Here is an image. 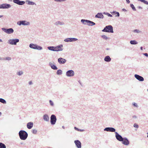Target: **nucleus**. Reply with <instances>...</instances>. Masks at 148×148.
Returning <instances> with one entry per match:
<instances>
[{"label":"nucleus","instance_id":"1","mask_svg":"<svg viewBox=\"0 0 148 148\" xmlns=\"http://www.w3.org/2000/svg\"><path fill=\"white\" fill-rule=\"evenodd\" d=\"M18 134L20 138L22 140H25L27 137L28 134L25 131L21 130L19 132Z\"/></svg>","mask_w":148,"mask_h":148},{"label":"nucleus","instance_id":"2","mask_svg":"<svg viewBox=\"0 0 148 148\" xmlns=\"http://www.w3.org/2000/svg\"><path fill=\"white\" fill-rule=\"evenodd\" d=\"M103 32H106L112 33L114 32L113 28L112 26L109 25L106 26L104 29L102 30Z\"/></svg>","mask_w":148,"mask_h":148},{"label":"nucleus","instance_id":"3","mask_svg":"<svg viewBox=\"0 0 148 148\" xmlns=\"http://www.w3.org/2000/svg\"><path fill=\"white\" fill-rule=\"evenodd\" d=\"M81 22L84 25H87L89 26H93L95 25V23L93 22L88 20L82 19L81 20Z\"/></svg>","mask_w":148,"mask_h":148},{"label":"nucleus","instance_id":"4","mask_svg":"<svg viewBox=\"0 0 148 148\" xmlns=\"http://www.w3.org/2000/svg\"><path fill=\"white\" fill-rule=\"evenodd\" d=\"M29 47L32 49L39 50L42 49V48L41 47L38 46L36 44L33 43H31L29 44Z\"/></svg>","mask_w":148,"mask_h":148},{"label":"nucleus","instance_id":"5","mask_svg":"<svg viewBox=\"0 0 148 148\" xmlns=\"http://www.w3.org/2000/svg\"><path fill=\"white\" fill-rule=\"evenodd\" d=\"M19 39H10L8 40V43L10 45H16L17 43L19 42Z\"/></svg>","mask_w":148,"mask_h":148},{"label":"nucleus","instance_id":"6","mask_svg":"<svg viewBox=\"0 0 148 148\" xmlns=\"http://www.w3.org/2000/svg\"><path fill=\"white\" fill-rule=\"evenodd\" d=\"M2 29L4 32L9 34L13 33L14 31L13 29L12 28L8 29L2 28Z\"/></svg>","mask_w":148,"mask_h":148},{"label":"nucleus","instance_id":"7","mask_svg":"<svg viewBox=\"0 0 148 148\" xmlns=\"http://www.w3.org/2000/svg\"><path fill=\"white\" fill-rule=\"evenodd\" d=\"M57 119L56 116L54 114H52L50 117V122L52 125H54Z\"/></svg>","mask_w":148,"mask_h":148},{"label":"nucleus","instance_id":"8","mask_svg":"<svg viewBox=\"0 0 148 148\" xmlns=\"http://www.w3.org/2000/svg\"><path fill=\"white\" fill-rule=\"evenodd\" d=\"M17 24L20 26L21 25H30V23L26 21H22L18 22Z\"/></svg>","mask_w":148,"mask_h":148},{"label":"nucleus","instance_id":"9","mask_svg":"<svg viewBox=\"0 0 148 148\" xmlns=\"http://www.w3.org/2000/svg\"><path fill=\"white\" fill-rule=\"evenodd\" d=\"M115 137L120 142L123 141L124 138H123L117 132H115Z\"/></svg>","mask_w":148,"mask_h":148},{"label":"nucleus","instance_id":"10","mask_svg":"<svg viewBox=\"0 0 148 148\" xmlns=\"http://www.w3.org/2000/svg\"><path fill=\"white\" fill-rule=\"evenodd\" d=\"M66 75L68 77H72L74 76L75 73L73 70H69L66 73Z\"/></svg>","mask_w":148,"mask_h":148},{"label":"nucleus","instance_id":"11","mask_svg":"<svg viewBox=\"0 0 148 148\" xmlns=\"http://www.w3.org/2000/svg\"><path fill=\"white\" fill-rule=\"evenodd\" d=\"M63 47L62 45H60L56 47H55V51H62L63 50L62 48Z\"/></svg>","mask_w":148,"mask_h":148},{"label":"nucleus","instance_id":"12","mask_svg":"<svg viewBox=\"0 0 148 148\" xmlns=\"http://www.w3.org/2000/svg\"><path fill=\"white\" fill-rule=\"evenodd\" d=\"M104 131L107 132H116V130L114 128L112 127H107L105 128L104 129Z\"/></svg>","mask_w":148,"mask_h":148},{"label":"nucleus","instance_id":"13","mask_svg":"<svg viewBox=\"0 0 148 148\" xmlns=\"http://www.w3.org/2000/svg\"><path fill=\"white\" fill-rule=\"evenodd\" d=\"M58 62L60 64H64L66 62V60L62 58H59L58 60Z\"/></svg>","mask_w":148,"mask_h":148},{"label":"nucleus","instance_id":"14","mask_svg":"<svg viewBox=\"0 0 148 148\" xmlns=\"http://www.w3.org/2000/svg\"><path fill=\"white\" fill-rule=\"evenodd\" d=\"M134 77L140 81L142 82L144 80L143 77L138 75L135 74L134 75Z\"/></svg>","mask_w":148,"mask_h":148},{"label":"nucleus","instance_id":"15","mask_svg":"<svg viewBox=\"0 0 148 148\" xmlns=\"http://www.w3.org/2000/svg\"><path fill=\"white\" fill-rule=\"evenodd\" d=\"M122 143L125 145H128L130 143V142L127 138L126 137L124 138L123 141H122Z\"/></svg>","mask_w":148,"mask_h":148},{"label":"nucleus","instance_id":"16","mask_svg":"<svg viewBox=\"0 0 148 148\" xmlns=\"http://www.w3.org/2000/svg\"><path fill=\"white\" fill-rule=\"evenodd\" d=\"M74 143L75 145L77 148H81V143L78 140H75Z\"/></svg>","mask_w":148,"mask_h":148},{"label":"nucleus","instance_id":"17","mask_svg":"<svg viewBox=\"0 0 148 148\" xmlns=\"http://www.w3.org/2000/svg\"><path fill=\"white\" fill-rule=\"evenodd\" d=\"M11 6L10 4H3L0 5V8H8L11 7Z\"/></svg>","mask_w":148,"mask_h":148},{"label":"nucleus","instance_id":"18","mask_svg":"<svg viewBox=\"0 0 148 148\" xmlns=\"http://www.w3.org/2000/svg\"><path fill=\"white\" fill-rule=\"evenodd\" d=\"M13 2L19 5H22L25 3L24 1H20L19 0H13Z\"/></svg>","mask_w":148,"mask_h":148},{"label":"nucleus","instance_id":"19","mask_svg":"<svg viewBox=\"0 0 148 148\" xmlns=\"http://www.w3.org/2000/svg\"><path fill=\"white\" fill-rule=\"evenodd\" d=\"M95 17L100 18H103L104 16L102 13H98L95 16Z\"/></svg>","mask_w":148,"mask_h":148},{"label":"nucleus","instance_id":"20","mask_svg":"<svg viewBox=\"0 0 148 148\" xmlns=\"http://www.w3.org/2000/svg\"><path fill=\"white\" fill-rule=\"evenodd\" d=\"M33 123L32 122H29L27 123V126L28 129H31L33 126Z\"/></svg>","mask_w":148,"mask_h":148},{"label":"nucleus","instance_id":"21","mask_svg":"<svg viewBox=\"0 0 148 148\" xmlns=\"http://www.w3.org/2000/svg\"><path fill=\"white\" fill-rule=\"evenodd\" d=\"M43 119L45 121H49V118L48 115L46 114L43 115Z\"/></svg>","mask_w":148,"mask_h":148},{"label":"nucleus","instance_id":"22","mask_svg":"<svg viewBox=\"0 0 148 148\" xmlns=\"http://www.w3.org/2000/svg\"><path fill=\"white\" fill-rule=\"evenodd\" d=\"M111 58L108 56H106L104 58V61L106 62H110L111 61Z\"/></svg>","mask_w":148,"mask_h":148},{"label":"nucleus","instance_id":"23","mask_svg":"<svg viewBox=\"0 0 148 148\" xmlns=\"http://www.w3.org/2000/svg\"><path fill=\"white\" fill-rule=\"evenodd\" d=\"M64 23L62 21H57L54 23V24L56 25H64Z\"/></svg>","mask_w":148,"mask_h":148},{"label":"nucleus","instance_id":"24","mask_svg":"<svg viewBox=\"0 0 148 148\" xmlns=\"http://www.w3.org/2000/svg\"><path fill=\"white\" fill-rule=\"evenodd\" d=\"M69 40H70V42H73L77 40L78 39L74 38H69Z\"/></svg>","mask_w":148,"mask_h":148},{"label":"nucleus","instance_id":"25","mask_svg":"<svg viewBox=\"0 0 148 148\" xmlns=\"http://www.w3.org/2000/svg\"><path fill=\"white\" fill-rule=\"evenodd\" d=\"M55 47L54 46H49L47 47V48L49 50L54 51H55Z\"/></svg>","mask_w":148,"mask_h":148},{"label":"nucleus","instance_id":"26","mask_svg":"<svg viewBox=\"0 0 148 148\" xmlns=\"http://www.w3.org/2000/svg\"><path fill=\"white\" fill-rule=\"evenodd\" d=\"M57 74L58 75H61L62 73V71L61 69H59L56 72Z\"/></svg>","mask_w":148,"mask_h":148},{"label":"nucleus","instance_id":"27","mask_svg":"<svg viewBox=\"0 0 148 148\" xmlns=\"http://www.w3.org/2000/svg\"><path fill=\"white\" fill-rule=\"evenodd\" d=\"M130 43L132 45H136L138 44V42L135 40H131Z\"/></svg>","mask_w":148,"mask_h":148},{"label":"nucleus","instance_id":"28","mask_svg":"<svg viewBox=\"0 0 148 148\" xmlns=\"http://www.w3.org/2000/svg\"><path fill=\"white\" fill-rule=\"evenodd\" d=\"M0 148H6V147L4 144L0 143Z\"/></svg>","mask_w":148,"mask_h":148},{"label":"nucleus","instance_id":"29","mask_svg":"<svg viewBox=\"0 0 148 148\" xmlns=\"http://www.w3.org/2000/svg\"><path fill=\"white\" fill-rule=\"evenodd\" d=\"M133 32L134 33H141V31L140 30L138 29H135L133 31Z\"/></svg>","mask_w":148,"mask_h":148},{"label":"nucleus","instance_id":"30","mask_svg":"<svg viewBox=\"0 0 148 148\" xmlns=\"http://www.w3.org/2000/svg\"><path fill=\"white\" fill-rule=\"evenodd\" d=\"M23 73V72L22 71H20L16 73V74L18 76H21L22 75Z\"/></svg>","mask_w":148,"mask_h":148},{"label":"nucleus","instance_id":"31","mask_svg":"<svg viewBox=\"0 0 148 148\" xmlns=\"http://www.w3.org/2000/svg\"><path fill=\"white\" fill-rule=\"evenodd\" d=\"M0 102L5 104L6 103V101L2 98H0Z\"/></svg>","mask_w":148,"mask_h":148},{"label":"nucleus","instance_id":"32","mask_svg":"<svg viewBox=\"0 0 148 148\" xmlns=\"http://www.w3.org/2000/svg\"><path fill=\"white\" fill-rule=\"evenodd\" d=\"M113 13L114 14V15H115V16L119 17V16L120 14L119 12L115 11H113Z\"/></svg>","mask_w":148,"mask_h":148},{"label":"nucleus","instance_id":"33","mask_svg":"<svg viewBox=\"0 0 148 148\" xmlns=\"http://www.w3.org/2000/svg\"><path fill=\"white\" fill-rule=\"evenodd\" d=\"M11 60V58L9 57H7L4 58L3 59L4 60H6L7 61H10Z\"/></svg>","mask_w":148,"mask_h":148},{"label":"nucleus","instance_id":"34","mask_svg":"<svg viewBox=\"0 0 148 148\" xmlns=\"http://www.w3.org/2000/svg\"><path fill=\"white\" fill-rule=\"evenodd\" d=\"M74 128L75 130H77L78 131L82 132L84 131V130L79 129L76 127H75Z\"/></svg>","mask_w":148,"mask_h":148},{"label":"nucleus","instance_id":"35","mask_svg":"<svg viewBox=\"0 0 148 148\" xmlns=\"http://www.w3.org/2000/svg\"><path fill=\"white\" fill-rule=\"evenodd\" d=\"M51 68L53 69V70H57L58 69V68L55 65V64H53V65L51 66Z\"/></svg>","mask_w":148,"mask_h":148},{"label":"nucleus","instance_id":"36","mask_svg":"<svg viewBox=\"0 0 148 148\" xmlns=\"http://www.w3.org/2000/svg\"><path fill=\"white\" fill-rule=\"evenodd\" d=\"M49 103H50V105L52 107L54 106V103L53 102L51 101V100H49Z\"/></svg>","mask_w":148,"mask_h":148},{"label":"nucleus","instance_id":"37","mask_svg":"<svg viewBox=\"0 0 148 148\" xmlns=\"http://www.w3.org/2000/svg\"><path fill=\"white\" fill-rule=\"evenodd\" d=\"M103 14H105L111 17H112V15H111V14H110L107 12H104L103 13Z\"/></svg>","mask_w":148,"mask_h":148},{"label":"nucleus","instance_id":"38","mask_svg":"<svg viewBox=\"0 0 148 148\" xmlns=\"http://www.w3.org/2000/svg\"><path fill=\"white\" fill-rule=\"evenodd\" d=\"M101 37L103 38L105 40H107L108 39V38L106 35H102L101 36Z\"/></svg>","mask_w":148,"mask_h":148},{"label":"nucleus","instance_id":"39","mask_svg":"<svg viewBox=\"0 0 148 148\" xmlns=\"http://www.w3.org/2000/svg\"><path fill=\"white\" fill-rule=\"evenodd\" d=\"M32 133L34 134H36L37 133V130L36 129H33L32 131Z\"/></svg>","mask_w":148,"mask_h":148},{"label":"nucleus","instance_id":"40","mask_svg":"<svg viewBox=\"0 0 148 148\" xmlns=\"http://www.w3.org/2000/svg\"><path fill=\"white\" fill-rule=\"evenodd\" d=\"M49 66H50L51 67V66H53V62H49Z\"/></svg>","mask_w":148,"mask_h":148},{"label":"nucleus","instance_id":"41","mask_svg":"<svg viewBox=\"0 0 148 148\" xmlns=\"http://www.w3.org/2000/svg\"><path fill=\"white\" fill-rule=\"evenodd\" d=\"M69 38H65L64 40V41L65 42H70V40H69Z\"/></svg>","mask_w":148,"mask_h":148},{"label":"nucleus","instance_id":"42","mask_svg":"<svg viewBox=\"0 0 148 148\" xmlns=\"http://www.w3.org/2000/svg\"><path fill=\"white\" fill-rule=\"evenodd\" d=\"M132 104L134 106L136 107L137 108L138 107V106L137 104L135 102L133 103Z\"/></svg>","mask_w":148,"mask_h":148},{"label":"nucleus","instance_id":"43","mask_svg":"<svg viewBox=\"0 0 148 148\" xmlns=\"http://www.w3.org/2000/svg\"><path fill=\"white\" fill-rule=\"evenodd\" d=\"M134 127H136L137 128H138V125H137V124H136V123H135L134 125Z\"/></svg>","mask_w":148,"mask_h":148},{"label":"nucleus","instance_id":"44","mask_svg":"<svg viewBox=\"0 0 148 148\" xmlns=\"http://www.w3.org/2000/svg\"><path fill=\"white\" fill-rule=\"evenodd\" d=\"M130 6L133 9H135V8L134 5L132 4H130Z\"/></svg>","mask_w":148,"mask_h":148},{"label":"nucleus","instance_id":"45","mask_svg":"<svg viewBox=\"0 0 148 148\" xmlns=\"http://www.w3.org/2000/svg\"><path fill=\"white\" fill-rule=\"evenodd\" d=\"M132 117L134 119H136L137 118V116H136V115L133 116Z\"/></svg>","mask_w":148,"mask_h":148},{"label":"nucleus","instance_id":"46","mask_svg":"<svg viewBox=\"0 0 148 148\" xmlns=\"http://www.w3.org/2000/svg\"><path fill=\"white\" fill-rule=\"evenodd\" d=\"M143 3L146 4L148 5V2L147 1L144 0V1L143 2Z\"/></svg>","mask_w":148,"mask_h":148},{"label":"nucleus","instance_id":"47","mask_svg":"<svg viewBox=\"0 0 148 148\" xmlns=\"http://www.w3.org/2000/svg\"><path fill=\"white\" fill-rule=\"evenodd\" d=\"M143 55L146 56L148 57V53H144Z\"/></svg>","mask_w":148,"mask_h":148},{"label":"nucleus","instance_id":"48","mask_svg":"<svg viewBox=\"0 0 148 148\" xmlns=\"http://www.w3.org/2000/svg\"><path fill=\"white\" fill-rule=\"evenodd\" d=\"M33 4H34V3L33 2H28V4H29V5H33Z\"/></svg>","mask_w":148,"mask_h":148},{"label":"nucleus","instance_id":"49","mask_svg":"<svg viewBox=\"0 0 148 148\" xmlns=\"http://www.w3.org/2000/svg\"><path fill=\"white\" fill-rule=\"evenodd\" d=\"M32 81H29V84L30 85H32Z\"/></svg>","mask_w":148,"mask_h":148},{"label":"nucleus","instance_id":"50","mask_svg":"<svg viewBox=\"0 0 148 148\" xmlns=\"http://www.w3.org/2000/svg\"><path fill=\"white\" fill-rule=\"evenodd\" d=\"M127 2V3H130V1H129V0H126Z\"/></svg>","mask_w":148,"mask_h":148},{"label":"nucleus","instance_id":"51","mask_svg":"<svg viewBox=\"0 0 148 148\" xmlns=\"http://www.w3.org/2000/svg\"><path fill=\"white\" fill-rule=\"evenodd\" d=\"M139 1H140L141 2H143L144 1V0H138Z\"/></svg>","mask_w":148,"mask_h":148},{"label":"nucleus","instance_id":"52","mask_svg":"<svg viewBox=\"0 0 148 148\" xmlns=\"http://www.w3.org/2000/svg\"><path fill=\"white\" fill-rule=\"evenodd\" d=\"M143 47H140V49L141 50H143Z\"/></svg>","mask_w":148,"mask_h":148},{"label":"nucleus","instance_id":"53","mask_svg":"<svg viewBox=\"0 0 148 148\" xmlns=\"http://www.w3.org/2000/svg\"><path fill=\"white\" fill-rule=\"evenodd\" d=\"M3 16V15H0V18L2 17Z\"/></svg>","mask_w":148,"mask_h":148},{"label":"nucleus","instance_id":"54","mask_svg":"<svg viewBox=\"0 0 148 148\" xmlns=\"http://www.w3.org/2000/svg\"><path fill=\"white\" fill-rule=\"evenodd\" d=\"M0 42H2V40L1 39H0Z\"/></svg>","mask_w":148,"mask_h":148},{"label":"nucleus","instance_id":"55","mask_svg":"<svg viewBox=\"0 0 148 148\" xmlns=\"http://www.w3.org/2000/svg\"><path fill=\"white\" fill-rule=\"evenodd\" d=\"M2 60V58L1 57H0V60Z\"/></svg>","mask_w":148,"mask_h":148},{"label":"nucleus","instance_id":"56","mask_svg":"<svg viewBox=\"0 0 148 148\" xmlns=\"http://www.w3.org/2000/svg\"><path fill=\"white\" fill-rule=\"evenodd\" d=\"M62 128L63 129H64V126H62Z\"/></svg>","mask_w":148,"mask_h":148},{"label":"nucleus","instance_id":"57","mask_svg":"<svg viewBox=\"0 0 148 148\" xmlns=\"http://www.w3.org/2000/svg\"><path fill=\"white\" fill-rule=\"evenodd\" d=\"M147 138H148V132L147 133Z\"/></svg>","mask_w":148,"mask_h":148},{"label":"nucleus","instance_id":"58","mask_svg":"<svg viewBox=\"0 0 148 148\" xmlns=\"http://www.w3.org/2000/svg\"><path fill=\"white\" fill-rule=\"evenodd\" d=\"M1 113L0 112V115H1Z\"/></svg>","mask_w":148,"mask_h":148},{"label":"nucleus","instance_id":"59","mask_svg":"<svg viewBox=\"0 0 148 148\" xmlns=\"http://www.w3.org/2000/svg\"><path fill=\"white\" fill-rule=\"evenodd\" d=\"M125 10V11H126V10Z\"/></svg>","mask_w":148,"mask_h":148},{"label":"nucleus","instance_id":"60","mask_svg":"<svg viewBox=\"0 0 148 148\" xmlns=\"http://www.w3.org/2000/svg\"><path fill=\"white\" fill-rule=\"evenodd\" d=\"M147 90V91H148V89Z\"/></svg>","mask_w":148,"mask_h":148}]
</instances>
